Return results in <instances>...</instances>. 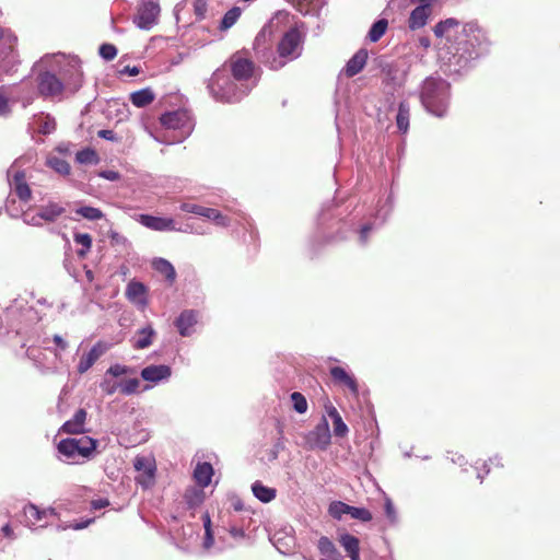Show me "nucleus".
<instances>
[{"label":"nucleus","instance_id":"nucleus-56","mask_svg":"<svg viewBox=\"0 0 560 560\" xmlns=\"http://www.w3.org/2000/svg\"><path fill=\"white\" fill-rule=\"evenodd\" d=\"M229 533L235 540H242L245 538V532L241 527L232 526L230 527Z\"/></svg>","mask_w":560,"mask_h":560},{"label":"nucleus","instance_id":"nucleus-35","mask_svg":"<svg viewBox=\"0 0 560 560\" xmlns=\"http://www.w3.org/2000/svg\"><path fill=\"white\" fill-rule=\"evenodd\" d=\"M73 240L75 244L81 246L78 250V255L84 257L92 247V237L88 233H75Z\"/></svg>","mask_w":560,"mask_h":560},{"label":"nucleus","instance_id":"nucleus-33","mask_svg":"<svg viewBox=\"0 0 560 560\" xmlns=\"http://www.w3.org/2000/svg\"><path fill=\"white\" fill-rule=\"evenodd\" d=\"M242 14V9L238 7H233L230 9L222 18L220 30L221 31H228L240 19Z\"/></svg>","mask_w":560,"mask_h":560},{"label":"nucleus","instance_id":"nucleus-57","mask_svg":"<svg viewBox=\"0 0 560 560\" xmlns=\"http://www.w3.org/2000/svg\"><path fill=\"white\" fill-rule=\"evenodd\" d=\"M325 410H326L327 416L329 418H331V420H335V419L341 417L340 413L338 412V410L336 409V407L329 401L325 405Z\"/></svg>","mask_w":560,"mask_h":560},{"label":"nucleus","instance_id":"nucleus-48","mask_svg":"<svg viewBox=\"0 0 560 560\" xmlns=\"http://www.w3.org/2000/svg\"><path fill=\"white\" fill-rule=\"evenodd\" d=\"M23 221L24 223L33 226H42L44 223V219L39 217V209L35 213L25 211L23 213Z\"/></svg>","mask_w":560,"mask_h":560},{"label":"nucleus","instance_id":"nucleus-15","mask_svg":"<svg viewBox=\"0 0 560 560\" xmlns=\"http://www.w3.org/2000/svg\"><path fill=\"white\" fill-rule=\"evenodd\" d=\"M329 372L332 381L336 384L347 387L353 396L359 395V385L355 377L352 374L347 372L341 366H332L330 368Z\"/></svg>","mask_w":560,"mask_h":560},{"label":"nucleus","instance_id":"nucleus-12","mask_svg":"<svg viewBox=\"0 0 560 560\" xmlns=\"http://www.w3.org/2000/svg\"><path fill=\"white\" fill-rule=\"evenodd\" d=\"M15 42L16 37L10 31L0 28V46H3L0 50V61L4 63L3 69L7 72L11 70L15 62L13 54Z\"/></svg>","mask_w":560,"mask_h":560},{"label":"nucleus","instance_id":"nucleus-27","mask_svg":"<svg viewBox=\"0 0 560 560\" xmlns=\"http://www.w3.org/2000/svg\"><path fill=\"white\" fill-rule=\"evenodd\" d=\"M25 523L28 527L36 526L40 521L47 518V512H44L35 504L28 503L24 506Z\"/></svg>","mask_w":560,"mask_h":560},{"label":"nucleus","instance_id":"nucleus-62","mask_svg":"<svg viewBox=\"0 0 560 560\" xmlns=\"http://www.w3.org/2000/svg\"><path fill=\"white\" fill-rule=\"evenodd\" d=\"M91 522H92V520H88V521L81 522V523H74V524H71L68 526H63V527H61V529H67V528H72L75 530L83 529V528L88 527L91 524Z\"/></svg>","mask_w":560,"mask_h":560},{"label":"nucleus","instance_id":"nucleus-20","mask_svg":"<svg viewBox=\"0 0 560 560\" xmlns=\"http://www.w3.org/2000/svg\"><path fill=\"white\" fill-rule=\"evenodd\" d=\"M39 217L44 219V222L52 223L58 220L65 212L66 208L55 201H48L46 205L40 206L39 208Z\"/></svg>","mask_w":560,"mask_h":560},{"label":"nucleus","instance_id":"nucleus-13","mask_svg":"<svg viewBox=\"0 0 560 560\" xmlns=\"http://www.w3.org/2000/svg\"><path fill=\"white\" fill-rule=\"evenodd\" d=\"M272 36L273 26L272 23L270 22L261 28V31L257 34L254 42V49L256 50L257 55L261 58V61L264 63L266 59H271L273 57V55L268 51L271 45Z\"/></svg>","mask_w":560,"mask_h":560},{"label":"nucleus","instance_id":"nucleus-1","mask_svg":"<svg viewBox=\"0 0 560 560\" xmlns=\"http://www.w3.org/2000/svg\"><path fill=\"white\" fill-rule=\"evenodd\" d=\"M39 69L38 92L45 97L61 100L75 93L82 85L79 59L62 54L47 55L36 65Z\"/></svg>","mask_w":560,"mask_h":560},{"label":"nucleus","instance_id":"nucleus-7","mask_svg":"<svg viewBox=\"0 0 560 560\" xmlns=\"http://www.w3.org/2000/svg\"><path fill=\"white\" fill-rule=\"evenodd\" d=\"M24 161V158L16 159L8 170L7 176L11 191L14 192L21 201L27 202L31 200L32 190L26 182L24 171L20 170Z\"/></svg>","mask_w":560,"mask_h":560},{"label":"nucleus","instance_id":"nucleus-11","mask_svg":"<svg viewBox=\"0 0 560 560\" xmlns=\"http://www.w3.org/2000/svg\"><path fill=\"white\" fill-rule=\"evenodd\" d=\"M110 349V343L97 341L86 353H83L77 370L80 374L86 373L95 362Z\"/></svg>","mask_w":560,"mask_h":560},{"label":"nucleus","instance_id":"nucleus-53","mask_svg":"<svg viewBox=\"0 0 560 560\" xmlns=\"http://www.w3.org/2000/svg\"><path fill=\"white\" fill-rule=\"evenodd\" d=\"M128 371H129V369L127 366H125V365L114 364V365L109 366V369L107 370L106 374H110L114 377H118L120 375L126 374Z\"/></svg>","mask_w":560,"mask_h":560},{"label":"nucleus","instance_id":"nucleus-14","mask_svg":"<svg viewBox=\"0 0 560 560\" xmlns=\"http://www.w3.org/2000/svg\"><path fill=\"white\" fill-rule=\"evenodd\" d=\"M231 71L235 81L240 83H248L254 72V63L241 57H233L231 61Z\"/></svg>","mask_w":560,"mask_h":560},{"label":"nucleus","instance_id":"nucleus-30","mask_svg":"<svg viewBox=\"0 0 560 560\" xmlns=\"http://www.w3.org/2000/svg\"><path fill=\"white\" fill-rule=\"evenodd\" d=\"M254 495L261 502L268 503L276 498V490L264 486L261 482L256 481L252 486Z\"/></svg>","mask_w":560,"mask_h":560},{"label":"nucleus","instance_id":"nucleus-32","mask_svg":"<svg viewBox=\"0 0 560 560\" xmlns=\"http://www.w3.org/2000/svg\"><path fill=\"white\" fill-rule=\"evenodd\" d=\"M410 108L406 102H401L396 117L397 127L400 131L407 132L409 127Z\"/></svg>","mask_w":560,"mask_h":560},{"label":"nucleus","instance_id":"nucleus-61","mask_svg":"<svg viewBox=\"0 0 560 560\" xmlns=\"http://www.w3.org/2000/svg\"><path fill=\"white\" fill-rule=\"evenodd\" d=\"M119 73L120 74H128V75L135 77V75H138L140 73V70H139L138 67L126 66L121 70H119Z\"/></svg>","mask_w":560,"mask_h":560},{"label":"nucleus","instance_id":"nucleus-9","mask_svg":"<svg viewBox=\"0 0 560 560\" xmlns=\"http://www.w3.org/2000/svg\"><path fill=\"white\" fill-rule=\"evenodd\" d=\"M331 435L326 417H322L316 427L305 435L306 444L312 450L325 451L330 444Z\"/></svg>","mask_w":560,"mask_h":560},{"label":"nucleus","instance_id":"nucleus-18","mask_svg":"<svg viewBox=\"0 0 560 560\" xmlns=\"http://www.w3.org/2000/svg\"><path fill=\"white\" fill-rule=\"evenodd\" d=\"M172 370L168 365H149L142 369L141 377L147 382L159 383L170 378Z\"/></svg>","mask_w":560,"mask_h":560},{"label":"nucleus","instance_id":"nucleus-46","mask_svg":"<svg viewBox=\"0 0 560 560\" xmlns=\"http://www.w3.org/2000/svg\"><path fill=\"white\" fill-rule=\"evenodd\" d=\"M350 505L342 502H334L329 506V513L335 518H340L343 514H349Z\"/></svg>","mask_w":560,"mask_h":560},{"label":"nucleus","instance_id":"nucleus-37","mask_svg":"<svg viewBox=\"0 0 560 560\" xmlns=\"http://www.w3.org/2000/svg\"><path fill=\"white\" fill-rule=\"evenodd\" d=\"M75 213L89 221H97L104 217L103 212L98 208L90 206L79 207L75 210Z\"/></svg>","mask_w":560,"mask_h":560},{"label":"nucleus","instance_id":"nucleus-52","mask_svg":"<svg viewBox=\"0 0 560 560\" xmlns=\"http://www.w3.org/2000/svg\"><path fill=\"white\" fill-rule=\"evenodd\" d=\"M203 208L202 206H199V205H195V203H189V202H184L180 205V209L185 212H189V213H194V214H197V215H200L201 212L203 211Z\"/></svg>","mask_w":560,"mask_h":560},{"label":"nucleus","instance_id":"nucleus-2","mask_svg":"<svg viewBox=\"0 0 560 560\" xmlns=\"http://www.w3.org/2000/svg\"><path fill=\"white\" fill-rule=\"evenodd\" d=\"M450 84L439 78L424 80L420 93L422 105L434 116L443 117L448 107Z\"/></svg>","mask_w":560,"mask_h":560},{"label":"nucleus","instance_id":"nucleus-39","mask_svg":"<svg viewBox=\"0 0 560 560\" xmlns=\"http://www.w3.org/2000/svg\"><path fill=\"white\" fill-rule=\"evenodd\" d=\"M296 10L302 14H311L314 12L315 8L318 5L319 0H290Z\"/></svg>","mask_w":560,"mask_h":560},{"label":"nucleus","instance_id":"nucleus-26","mask_svg":"<svg viewBox=\"0 0 560 560\" xmlns=\"http://www.w3.org/2000/svg\"><path fill=\"white\" fill-rule=\"evenodd\" d=\"M339 542L351 560H360V542L357 537L350 534H342L339 538Z\"/></svg>","mask_w":560,"mask_h":560},{"label":"nucleus","instance_id":"nucleus-17","mask_svg":"<svg viewBox=\"0 0 560 560\" xmlns=\"http://www.w3.org/2000/svg\"><path fill=\"white\" fill-rule=\"evenodd\" d=\"M139 222L148 229L154 231H173L175 230L174 220L171 218H160L150 214H141Z\"/></svg>","mask_w":560,"mask_h":560},{"label":"nucleus","instance_id":"nucleus-59","mask_svg":"<svg viewBox=\"0 0 560 560\" xmlns=\"http://www.w3.org/2000/svg\"><path fill=\"white\" fill-rule=\"evenodd\" d=\"M373 230V225L371 224H366V225H363L361 231H360V241L362 244H365L366 241H368V235L369 233Z\"/></svg>","mask_w":560,"mask_h":560},{"label":"nucleus","instance_id":"nucleus-8","mask_svg":"<svg viewBox=\"0 0 560 560\" xmlns=\"http://www.w3.org/2000/svg\"><path fill=\"white\" fill-rule=\"evenodd\" d=\"M160 12L161 9L158 1L142 0L135 18V23L139 28L149 31L158 24Z\"/></svg>","mask_w":560,"mask_h":560},{"label":"nucleus","instance_id":"nucleus-34","mask_svg":"<svg viewBox=\"0 0 560 560\" xmlns=\"http://www.w3.org/2000/svg\"><path fill=\"white\" fill-rule=\"evenodd\" d=\"M35 124L37 125L38 132L43 135H50L56 129V121L49 115H40L36 118Z\"/></svg>","mask_w":560,"mask_h":560},{"label":"nucleus","instance_id":"nucleus-42","mask_svg":"<svg viewBox=\"0 0 560 560\" xmlns=\"http://www.w3.org/2000/svg\"><path fill=\"white\" fill-rule=\"evenodd\" d=\"M140 386V381L138 378H129L119 382V390L124 395H131L137 392Z\"/></svg>","mask_w":560,"mask_h":560},{"label":"nucleus","instance_id":"nucleus-44","mask_svg":"<svg viewBox=\"0 0 560 560\" xmlns=\"http://www.w3.org/2000/svg\"><path fill=\"white\" fill-rule=\"evenodd\" d=\"M10 101H14L11 98L10 94L7 92V88H0V116H5L10 113Z\"/></svg>","mask_w":560,"mask_h":560},{"label":"nucleus","instance_id":"nucleus-43","mask_svg":"<svg viewBox=\"0 0 560 560\" xmlns=\"http://www.w3.org/2000/svg\"><path fill=\"white\" fill-rule=\"evenodd\" d=\"M203 526H205L203 548L209 550L214 545L213 535H212V530H211V520H210L209 515H205Z\"/></svg>","mask_w":560,"mask_h":560},{"label":"nucleus","instance_id":"nucleus-22","mask_svg":"<svg viewBox=\"0 0 560 560\" xmlns=\"http://www.w3.org/2000/svg\"><path fill=\"white\" fill-rule=\"evenodd\" d=\"M368 60V50L360 49L358 50L347 62L345 67V73L347 77L351 78L358 74L365 66Z\"/></svg>","mask_w":560,"mask_h":560},{"label":"nucleus","instance_id":"nucleus-21","mask_svg":"<svg viewBox=\"0 0 560 560\" xmlns=\"http://www.w3.org/2000/svg\"><path fill=\"white\" fill-rule=\"evenodd\" d=\"M460 27V22L454 18L446 19L444 21L439 22L433 31L436 37H446L448 40L457 34L458 28Z\"/></svg>","mask_w":560,"mask_h":560},{"label":"nucleus","instance_id":"nucleus-38","mask_svg":"<svg viewBox=\"0 0 560 560\" xmlns=\"http://www.w3.org/2000/svg\"><path fill=\"white\" fill-rule=\"evenodd\" d=\"M387 25H388V23L385 19H381V20L376 21L372 25V27L369 32L368 36H369L370 40L373 43L377 42L385 34V32L387 30Z\"/></svg>","mask_w":560,"mask_h":560},{"label":"nucleus","instance_id":"nucleus-4","mask_svg":"<svg viewBox=\"0 0 560 560\" xmlns=\"http://www.w3.org/2000/svg\"><path fill=\"white\" fill-rule=\"evenodd\" d=\"M161 124L167 131L161 142L168 144L184 141L194 129L192 118L187 110L168 112L162 115Z\"/></svg>","mask_w":560,"mask_h":560},{"label":"nucleus","instance_id":"nucleus-28","mask_svg":"<svg viewBox=\"0 0 560 560\" xmlns=\"http://www.w3.org/2000/svg\"><path fill=\"white\" fill-rule=\"evenodd\" d=\"M213 468L209 463H199L194 470V478L196 482L205 488L211 482Z\"/></svg>","mask_w":560,"mask_h":560},{"label":"nucleus","instance_id":"nucleus-60","mask_svg":"<svg viewBox=\"0 0 560 560\" xmlns=\"http://www.w3.org/2000/svg\"><path fill=\"white\" fill-rule=\"evenodd\" d=\"M100 176L105 178V179H108V180H117L119 178V174L115 171H103L100 173Z\"/></svg>","mask_w":560,"mask_h":560},{"label":"nucleus","instance_id":"nucleus-63","mask_svg":"<svg viewBox=\"0 0 560 560\" xmlns=\"http://www.w3.org/2000/svg\"><path fill=\"white\" fill-rule=\"evenodd\" d=\"M98 137H101L103 139H106V140H110V141L116 140L115 132L113 130H108V129L100 130L98 131Z\"/></svg>","mask_w":560,"mask_h":560},{"label":"nucleus","instance_id":"nucleus-49","mask_svg":"<svg viewBox=\"0 0 560 560\" xmlns=\"http://www.w3.org/2000/svg\"><path fill=\"white\" fill-rule=\"evenodd\" d=\"M332 424H334V433L336 436L343 438L348 434L349 429H348L347 424L343 422L341 417L332 420Z\"/></svg>","mask_w":560,"mask_h":560},{"label":"nucleus","instance_id":"nucleus-47","mask_svg":"<svg viewBox=\"0 0 560 560\" xmlns=\"http://www.w3.org/2000/svg\"><path fill=\"white\" fill-rule=\"evenodd\" d=\"M349 514L357 520L362 522H369L372 520V514L369 510L363 508L350 506Z\"/></svg>","mask_w":560,"mask_h":560},{"label":"nucleus","instance_id":"nucleus-3","mask_svg":"<svg viewBox=\"0 0 560 560\" xmlns=\"http://www.w3.org/2000/svg\"><path fill=\"white\" fill-rule=\"evenodd\" d=\"M254 83H240L223 70H217L209 82L211 95L221 102L233 103L242 100L252 90Z\"/></svg>","mask_w":560,"mask_h":560},{"label":"nucleus","instance_id":"nucleus-6","mask_svg":"<svg viewBox=\"0 0 560 560\" xmlns=\"http://www.w3.org/2000/svg\"><path fill=\"white\" fill-rule=\"evenodd\" d=\"M95 447L96 441L86 435L65 439L58 444L59 453L75 464L90 458Z\"/></svg>","mask_w":560,"mask_h":560},{"label":"nucleus","instance_id":"nucleus-54","mask_svg":"<svg viewBox=\"0 0 560 560\" xmlns=\"http://www.w3.org/2000/svg\"><path fill=\"white\" fill-rule=\"evenodd\" d=\"M384 509H385L386 516L392 522H394L396 520V511H395V506L389 498H385Z\"/></svg>","mask_w":560,"mask_h":560},{"label":"nucleus","instance_id":"nucleus-40","mask_svg":"<svg viewBox=\"0 0 560 560\" xmlns=\"http://www.w3.org/2000/svg\"><path fill=\"white\" fill-rule=\"evenodd\" d=\"M317 547L322 555L327 556L329 558H335L338 553L335 545L327 537H320Z\"/></svg>","mask_w":560,"mask_h":560},{"label":"nucleus","instance_id":"nucleus-5","mask_svg":"<svg viewBox=\"0 0 560 560\" xmlns=\"http://www.w3.org/2000/svg\"><path fill=\"white\" fill-rule=\"evenodd\" d=\"M302 52V36L296 28L289 30L278 44V57L265 60L272 70L282 68L288 60L296 59Z\"/></svg>","mask_w":560,"mask_h":560},{"label":"nucleus","instance_id":"nucleus-36","mask_svg":"<svg viewBox=\"0 0 560 560\" xmlns=\"http://www.w3.org/2000/svg\"><path fill=\"white\" fill-rule=\"evenodd\" d=\"M47 165L60 175L70 174L71 168L69 163L66 160L60 159L58 156H49L47 159Z\"/></svg>","mask_w":560,"mask_h":560},{"label":"nucleus","instance_id":"nucleus-58","mask_svg":"<svg viewBox=\"0 0 560 560\" xmlns=\"http://www.w3.org/2000/svg\"><path fill=\"white\" fill-rule=\"evenodd\" d=\"M52 341L59 350L63 351L68 348V342L60 335H54Z\"/></svg>","mask_w":560,"mask_h":560},{"label":"nucleus","instance_id":"nucleus-25","mask_svg":"<svg viewBox=\"0 0 560 560\" xmlns=\"http://www.w3.org/2000/svg\"><path fill=\"white\" fill-rule=\"evenodd\" d=\"M155 335L156 332L151 325H148L142 329H139L133 338V348L145 349L150 347L153 342V338L155 337Z\"/></svg>","mask_w":560,"mask_h":560},{"label":"nucleus","instance_id":"nucleus-29","mask_svg":"<svg viewBox=\"0 0 560 560\" xmlns=\"http://www.w3.org/2000/svg\"><path fill=\"white\" fill-rule=\"evenodd\" d=\"M130 101L136 107H145L154 101V93L150 89H142L131 93Z\"/></svg>","mask_w":560,"mask_h":560},{"label":"nucleus","instance_id":"nucleus-24","mask_svg":"<svg viewBox=\"0 0 560 560\" xmlns=\"http://www.w3.org/2000/svg\"><path fill=\"white\" fill-rule=\"evenodd\" d=\"M86 419V411L79 409L72 419L66 421L61 427V431L69 434H79L84 431V423Z\"/></svg>","mask_w":560,"mask_h":560},{"label":"nucleus","instance_id":"nucleus-10","mask_svg":"<svg viewBox=\"0 0 560 560\" xmlns=\"http://www.w3.org/2000/svg\"><path fill=\"white\" fill-rule=\"evenodd\" d=\"M133 466L138 471L137 482L144 489L153 486L156 470L154 458L151 456H137Z\"/></svg>","mask_w":560,"mask_h":560},{"label":"nucleus","instance_id":"nucleus-41","mask_svg":"<svg viewBox=\"0 0 560 560\" xmlns=\"http://www.w3.org/2000/svg\"><path fill=\"white\" fill-rule=\"evenodd\" d=\"M75 160L80 164H96L98 162L97 154L92 149H83L75 155Z\"/></svg>","mask_w":560,"mask_h":560},{"label":"nucleus","instance_id":"nucleus-50","mask_svg":"<svg viewBox=\"0 0 560 560\" xmlns=\"http://www.w3.org/2000/svg\"><path fill=\"white\" fill-rule=\"evenodd\" d=\"M100 55L105 60H113L117 55V49L112 44H103L100 47Z\"/></svg>","mask_w":560,"mask_h":560},{"label":"nucleus","instance_id":"nucleus-45","mask_svg":"<svg viewBox=\"0 0 560 560\" xmlns=\"http://www.w3.org/2000/svg\"><path fill=\"white\" fill-rule=\"evenodd\" d=\"M291 400L293 402L294 410L299 413H304L307 410V401L305 397L298 392L291 394Z\"/></svg>","mask_w":560,"mask_h":560},{"label":"nucleus","instance_id":"nucleus-23","mask_svg":"<svg viewBox=\"0 0 560 560\" xmlns=\"http://www.w3.org/2000/svg\"><path fill=\"white\" fill-rule=\"evenodd\" d=\"M432 12L431 8L427 5H418L416 7L409 16L408 25L411 30H419L427 24V21Z\"/></svg>","mask_w":560,"mask_h":560},{"label":"nucleus","instance_id":"nucleus-31","mask_svg":"<svg viewBox=\"0 0 560 560\" xmlns=\"http://www.w3.org/2000/svg\"><path fill=\"white\" fill-rule=\"evenodd\" d=\"M153 268L163 275L170 282H173L176 278V271L173 267V265L164 259V258H158L153 261Z\"/></svg>","mask_w":560,"mask_h":560},{"label":"nucleus","instance_id":"nucleus-51","mask_svg":"<svg viewBox=\"0 0 560 560\" xmlns=\"http://www.w3.org/2000/svg\"><path fill=\"white\" fill-rule=\"evenodd\" d=\"M101 388L106 395H113L119 389V383L104 380L101 383Z\"/></svg>","mask_w":560,"mask_h":560},{"label":"nucleus","instance_id":"nucleus-55","mask_svg":"<svg viewBox=\"0 0 560 560\" xmlns=\"http://www.w3.org/2000/svg\"><path fill=\"white\" fill-rule=\"evenodd\" d=\"M200 217L213 221V219H220V212L215 209L205 207Z\"/></svg>","mask_w":560,"mask_h":560},{"label":"nucleus","instance_id":"nucleus-19","mask_svg":"<svg viewBox=\"0 0 560 560\" xmlns=\"http://www.w3.org/2000/svg\"><path fill=\"white\" fill-rule=\"evenodd\" d=\"M197 323V313L195 311L188 310L180 313L178 318L175 322V325L180 334V336L186 337L190 336L192 330L191 328Z\"/></svg>","mask_w":560,"mask_h":560},{"label":"nucleus","instance_id":"nucleus-16","mask_svg":"<svg viewBox=\"0 0 560 560\" xmlns=\"http://www.w3.org/2000/svg\"><path fill=\"white\" fill-rule=\"evenodd\" d=\"M126 296L141 310L148 305L147 288L141 282L130 281L126 288Z\"/></svg>","mask_w":560,"mask_h":560},{"label":"nucleus","instance_id":"nucleus-64","mask_svg":"<svg viewBox=\"0 0 560 560\" xmlns=\"http://www.w3.org/2000/svg\"><path fill=\"white\" fill-rule=\"evenodd\" d=\"M107 505H108V501L105 500V499H98V500L92 501V508L94 510H100V509H103V508H105Z\"/></svg>","mask_w":560,"mask_h":560}]
</instances>
